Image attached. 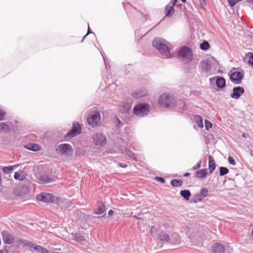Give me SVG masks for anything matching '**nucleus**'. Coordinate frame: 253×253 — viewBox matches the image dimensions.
Segmentation results:
<instances>
[{
	"label": "nucleus",
	"mask_w": 253,
	"mask_h": 253,
	"mask_svg": "<svg viewBox=\"0 0 253 253\" xmlns=\"http://www.w3.org/2000/svg\"><path fill=\"white\" fill-rule=\"evenodd\" d=\"M153 46L156 48L163 58H169L172 57L170 52V43L166 40L159 38H155L152 42Z\"/></svg>",
	"instance_id": "nucleus-1"
},
{
	"label": "nucleus",
	"mask_w": 253,
	"mask_h": 253,
	"mask_svg": "<svg viewBox=\"0 0 253 253\" xmlns=\"http://www.w3.org/2000/svg\"><path fill=\"white\" fill-rule=\"evenodd\" d=\"M178 54L181 60L183 62L190 63L193 60V52L192 49L189 47H182L178 52Z\"/></svg>",
	"instance_id": "nucleus-2"
},
{
	"label": "nucleus",
	"mask_w": 253,
	"mask_h": 253,
	"mask_svg": "<svg viewBox=\"0 0 253 253\" xmlns=\"http://www.w3.org/2000/svg\"><path fill=\"white\" fill-rule=\"evenodd\" d=\"M20 244L24 247H27L32 252H37L39 253H49V252L45 248L28 242L26 240H21Z\"/></svg>",
	"instance_id": "nucleus-3"
},
{
	"label": "nucleus",
	"mask_w": 253,
	"mask_h": 253,
	"mask_svg": "<svg viewBox=\"0 0 253 253\" xmlns=\"http://www.w3.org/2000/svg\"><path fill=\"white\" fill-rule=\"evenodd\" d=\"M174 102L172 95L168 93H164L160 96L159 103L161 106L168 108L172 106Z\"/></svg>",
	"instance_id": "nucleus-4"
},
{
	"label": "nucleus",
	"mask_w": 253,
	"mask_h": 253,
	"mask_svg": "<svg viewBox=\"0 0 253 253\" xmlns=\"http://www.w3.org/2000/svg\"><path fill=\"white\" fill-rule=\"evenodd\" d=\"M133 113L139 117L147 115L149 112V106L147 104L140 103L136 105L133 109Z\"/></svg>",
	"instance_id": "nucleus-5"
},
{
	"label": "nucleus",
	"mask_w": 253,
	"mask_h": 253,
	"mask_svg": "<svg viewBox=\"0 0 253 253\" xmlns=\"http://www.w3.org/2000/svg\"><path fill=\"white\" fill-rule=\"evenodd\" d=\"M56 151L58 153L67 157L71 156L73 153V148L71 145L67 143L59 144L57 147Z\"/></svg>",
	"instance_id": "nucleus-6"
},
{
	"label": "nucleus",
	"mask_w": 253,
	"mask_h": 253,
	"mask_svg": "<svg viewBox=\"0 0 253 253\" xmlns=\"http://www.w3.org/2000/svg\"><path fill=\"white\" fill-rule=\"evenodd\" d=\"M100 119V113L98 111H94L90 113L87 118V122L88 125L94 127L98 125Z\"/></svg>",
	"instance_id": "nucleus-7"
},
{
	"label": "nucleus",
	"mask_w": 253,
	"mask_h": 253,
	"mask_svg": "<svg viewBox=\"0 0 253 253\" xmlns=\"http://www.w3.org/2000/svg\"><path fill=\"white\" fill-rule=\"evenodd\" d=\"M93 143L95 145H104L106 143L107 138L106 136L101 133H96L92 136Z\"/></svg>",
	"instance_id": "nucleus-8"
},
{
	"label": "nucleus",
	"mask_w": 253,
	"mask_h": 253,
	"mask_svg": "<svg viewBox=\"0 0 253 253\" xmlns=\"http://www.w3.org/2000/svg\"><path fill=\"white\" fill-rule=\"evenodd\" d=\"M37 199L44 203H53L55 198L51 194L43 193L37 196Z\"/></svg>",
	"instance_id": "nucleus-9"
},
{
	"label": "nucleus",
	"mask_w": 253,
	"mask_h": 253,
	"mask_svg": "<svg viewBox=\"0 0 253 253\" xmlns=\"http://www.w3.org/2000/svg\"><path fill=\"white\" fill-rule=\"evenodd\" d=\"M243 74L238 71H234L230 75V79L235 84H240L243 78Z\"/></svg>",
	"instance_id": "nucleus-10"
},
{
	"label": "nucleus",
	"mask_w": 253,
	"mask_h": 253,
	"mask_svg": "<svg viewBox=\"0 0 253 253\" xmlns=\"http://www.w3.org/2000/svg\"><path fill=\"white\" fill-rule=\"evenodd\" d=\"M82 127L78 123H74L72 129L70 130L66 134L69 137L75 136L81 132Z\"/></svg>",
	"instance_id": "nucleus-11"
},
{
	"label": "nucleus",
	"mask_w": 253,
	"mask_h": 253,
	"mask_svg": "<svg viewBox=\"0 0 253 253\" xmlns=\"http://www.w3.org/2000/svg\"><path fill=\"white\" fill-rule=\"evenodd\" d=\"M211 68V63L208 59L202 60L200 64L199 69L205 73H208Z\"/></svg>",
	"instance_id": "nucleus-12"
},
{
	"label": "nucleus",
	"mask_w": 253,
	"mask_h": 253,
	"mask_svg": "<svg viewBox=\"0 0 253 253\" xmlns=\"http://www.w3.org/2000/svg\"><path fill=\"white\" fill-rule=\"evenodd\" d=\"M178 0H171V1L166 6L165 8V12L166 16L167 17L171 16L174 12V9L173 6Z\"/></svg>",
	"instance_id": "nucleus-13"
},
{
	"label": "nucleus",
	"mask_w": 253,
	"mask_h": 253,
	"mask_svg": "<svg viewBox=\"0 0 253 253\" xmlns=\"http://www.w3.org/2000/svg\"><path fill=\"white\" fill-rule=\"evenodd\" d=\"M244 88L241 86L235 87L233 89V92L230 95L232 98L239 99L244 93Z\"/></svg>",
	"instance_id": "nucleus-14"
},
{
	"label": "nucleus",
	"mask_w": 253,
	"mask_h": 253,
	"mask_svg": "<svg viewBox=\"0 0 253 253\" xmlns=\"http://www.w3.org/2000/svg\"><path fill=\"white\" fill-rule=\"evenodd\" d=\"M132 102L131 100H126L122 103L120 107V111L122 113H126L131 108Z\"/></svg>",
	"instance_id": "nucleus-15"
},
{
	"label": "nucleus",
	"mask_w": 253,
	"mask_h": 253,
	"mask_svg": "<svg viewBox=\"0 0 253 253\" xmlns=\"http://www.w3.org/2000/svg\"><path fill=\"white\" fill-rule=\"evenodd\" d=\"M55 180L54 176H50L46 174L42 175L39 178V183L42 184L50 183L55 181Z\"/></svg>",
	"instance_id": "nucleus-16"
},
{
	"label": "nucleus",
	"mask_w": 253,
	"mask_h": 253,
	"mask_svg": "<svg viewBox=\"0 0 253 253\" xmlns=\"http://www.w3.org/2000/svg\"><path fill=\"white\" fill-rule=\"evenodd\" d=\"M212 253H224V247L220 243H215L211 247Z\"/></svg>",
	"instance_id": "nucleus-17"
},
{
	"label": "nucleus",
	"mask_w": 253,
	"mask_h": 253,
	"mask_svg": "<svg viewBox=\"0 0 253 253\" xmlns=\"http://www.w3.org/2000/svg\"><path fill=\"white\" fill-rule=\"evenodd\" d=\"M4 242L7 244H11L14 242L13 237L8 232L4 231L2 233Z\"/></svg>",
	"instance_id": "nucleus-18"
},
{
	"label": "nucleus",
	"mask_w": 253,
	"mask_h": 253,
	"mask_svg": "<svg viewBox=\"0 0 253 253\" xmlns=\"http://www.w3.org/2000/svg\"><path fill=\"white\" fill-rule=\"evenodd\" d=\"M26 176L27 174L24 171L21 170L14 173V178L15 179L22 181L26 178Z\"/></svg>",
	"instance_id": "nucleus-19"
},
{
	"label": "nucleus",
	"mask_w": 253,
	"mask_h": 253,
	"mask_svg": "<svg viewBox=\"0 0 253 253\" xmlns=\"http://www.w3.org/2000/svg\"><path fill=\"white\" fill-rule=\"evenodd\" d=\"M148 93L147 90L145 89L139 90L135 91L132 95L133 97L135 98H139L145 96L147 95Z\"/></svg>",
	"instance_id": "nucleus-20"
},
{
	"label": "nucleus",
	"mask_w": 253,
	"mask_h": 253,
	"mask_svg": "<svg viewBox=\"0 0 253 253\" xmlns=\"http://www.w3.org/2000/svg\"><path fill=\"white\" fill-rule=\"evenodd\" d=\"M158 240L160 241L163 242H169L170 243V238H169L168 234H167L166 233L162 232L161 233L159 236H158Z\"/></svg>",
	"instance_id": "nucleus-21"
},
{
	"label": "nucleus",
	"mask_w": 253,
	"mask_h": 253,
	"mask_svg": "<svg viewBox=\"0 0 253 253\" xmlns=\"http://www.w3.org/2000/svg\"><path fill=\"white\" fill-rule=\"evenodd\" d=\"M25 148L30 151H38L41 150V147L37 144H29L25 146Z\"/></svg>",
	"instance_id": "nucleus-22"
},
{
	"label": "nucleus",
	"mask_w": 253,
	"mask_h": 253,
	"mask_svg": "<svg viewBox=\"0 0 253 253\" xmlns=\"http://www.w3.org/2000/svg\"><path fill=\"white\" fill-rule=\"evenodd\" d=\"M209 169L210 172L212 173L215 169V164L212 156H209Z\"/></svg>",
	"instance_id": "nucleus-23"
},
{
	"label": "nucleus",
	"mask_w": 253,
	"mask_h": 253,
	"mask_svg": "<svg viewBox=\"0 0 253 253\" xmlns=\"http://www.w3.org/2000/svg\"><path fill=\"white\" fill-rule=\"evenodd\" d=\"M207 173V169H204L196 172V177L200 179H203L206 177Z\"/></svg>",
	"instance_id": "nucleus-24"
},
{
	"label": "nucleus",
	"mask_w": 253,
	"mask_h": 253,
	"mask_svg": "<svg viewBox=\"0 0 253 253\" xmlns=\"http://www.w3.org/2000/svg\"><path fill=\"white\" fill-rule=\"evenodd\" d=\"M216 84L219 88L224 87L226 84L225 79L222 77H217L216 80Z\"/></svg>",
	"instance_id": "nucleus-25"
},
{
	"label": "nucleus",
	"mask_w": 253,
	"mask_h": 253,
	"mask_svg": "<svg viewBox=\"0 0 253 253\" xmlns=\"http://www.w3.org/2000/svg\"><path fill=\"white\" fill-rule=\"evenodd\" d=\"M180 241V238L177 234H173L170 239V243L173 244H179Z\"/></svg>",
	"instance_id": "nucleus-26"
},
{
	"label": "nucleus",
	"mask_w": 253,
	"mask_h": 253,
	"mask_svg": "<svg viewBox=\"0 0 253 253\" xmlns=\"http://www.w3.org/2000/svg\"><path fill=\"white\" fill-rule=\"evenodd\" d=\"M194 120L199 127L202 128L203 127V119L201 116L199 115L195 116Z\"/></svg>",
	"instance_id": "nucleus-27"
},
{
	"label": "nucleus",
	"mask_w": 253,
	"mask_h": 253,
	"mask_svg": "<svg viewBox=\"0 0 253 253\" xmlns=\"http://www.w3.org/2000/svg\"><path fill=\"white\" fill-rule=\"evenodd\" d=\"M180 195L185 200H189L191 195V193L188 190H183L180 191Z\"/></svg>",
	"instance_id": "nucleus-28"
},
{
	"label": "nucleus",
	"mask_w": 253,
	"mask_h": 253,
	"mask_svg": "<svg viewBox=\"0 0 253 253\" xmlns=\"http://www.w3.org/2000/svg\"><path fill=\"white\" fill-rule=\"evenodd\" d=\"M210 47L209 43L207 41H204L200 44V48L203 50H207Z\"/></svg>",
	"instance_id": "nucleus-29"
},
{
	"label": "nucleus",
	"mask_w": 253,
	"mask_h": 253,
	"mask_svg": "<svg viewBox=\"0 0 253 253\" xmlns=\"http://www.w3.org/2000/svg\"><path fill=\"white\" fill-rule=\"evenodd\" d=\"M208 190L206 188H203L201 190L199 197L200 199H203L207 196Z\"/></svg>",
	"instance_id": "nucleus-30"
},
{
	"label": "nucleus",
	"mask_w": 253,
	"mask_h": 253,
	"mask_svg": "<svg viewBox=\"0 0 253 253\" xmlns=\"http://www.w3.org/2000/svg\"><path fill=\"white\" fill-rule=\"evenodd\" d=\"M1 169L5 174H9L13 171L12 167L11 166L2 167Z\"/></svg>",
	"instance_id": "nucleus-31"
},
{
	"label": "nucleus",
	"mask_w": 253,
	"mask_h": 253,
	"mask_svg": "<svg viewBox=\"0 0 253 253\" xmlns=\"http://www.w3.org/2000/svg\"><path fill=\"white\" fill-rule=\"evenodd\" d=\"M182 181L181 180L173 179L171 181L170 184L173 187H178L181 185Z\"/></svg>",
	"instance_id": "nucleus-32"
},
{
	"label": "nucleus",
	"mask_w": 253,
	"mask_h": 253,
	"mask_svg": "<svg viewBox=\"0 0 253 253\" xmlns=\"http://www.w3.org/2000/svg\"><path fill=\"white\" fill-rule=\"evenodd\" d=\"M123 153H124V152ZM125 154L128 157L132 158L135 161H137V158L135 156V154L133 153L132 152L128 150L127 149H126L125 150Z\"/></svg>",
	"instance_id": "nucleus-33"
},
{
	"label": "nucleus",
	"mask_w": 253,
	"mask_h": 253,
	"mask_svg": "<svg viewBox=\"0 0 253 253\" xmlns=\"http://www.w3.org/2000/svg\"><path fill=\"white\" fill-rule=\"evenodd\" d=\"M105 210V207L104 205H102L94 211V213L97 214H101L103 213Z\"/></svg>",
	"instance_id": "nucleus-34"
},
{
	"label": "nucleus",
	"mask_w": 253,
	"mask_h": 253,
	"mask_svg": "<svg viewBox=\"0 0 253 253\" xmlns=\"http://www.w3.org/2000/svg\"><path fill=\"white\" fill-rule=\"evenodd\" d=\"M229 172L228 169L226 167H221L219 169V175L223 176Z\"/></svg>",
	"instance_id": "nucleus-35"
},
{
	"label": "nucleus",
	"mask_w": 253,
	"mask_h": 253,
	"mask_svg": "<svg viewBox=\"0 0 253 253\" xmlns=\"http://www.w3.org/2000/svg\"><path fill=\"white\" fill-rule=\"evenodd\" d=\"M0 128L1 130H3L5 131H9V125H7L6 123H1L0 124Z\"/></svg>",
	"instance_id": "nucleus-36"
},
{
	"label": "nucleus",
	"mask_w": 253,
	"mask_h": 253,
	"mask_svg": "<svg viewBox=\"0 0 253 253\" xmlns=\"http://www.w3.org/2000/svg\"><path fill=\"white\" fill-rule=\"evenodd\" d=\"M205 128L207 130H209L212 126V123L208 120H205Z\"/></svg>",
	"instance_id": "nucleus-37"
},
{
	"label": "nucleus",
	"mask_w": 253,
	"mask_h": 253,
	"mask_svg": "<svg viewBox=\"0 0 253 253\" xmlns=\"http://www.w3.org/2000/svg\"><path fill=\"white\" fill-rule=\"evenodd\" d=\"M228 161L230 164H231L233 166H235L236 165V163L235 160L233 159V157H232L231 156H229L228 157Z\"/></svg>",
	"instance_id": "nucleus-38"
},
{
	"label": "nucleus",
	"mask_w": 253,
	"mask_h": 253,
	"mask_svg": "<svg viewBox=\"0 0 253 253\" xmlns=\"http://www.w3.org/2000/svg\"><path fill=\"white\" fill-rule=\"evenodd\" d=\"M6 113L3 111L2 110L0 109V121L3 120L4 119L5 115Z\"/></svg>",
	"instance_id": "nucleus-39"
},
{
	"label": "nucleus",
	"mask_w": 253,
	"mask_h": 253,
	"mask_svg": "<svg viewBox=\"0 0 253 253\" xmlns=\"http://www.w3.org/2000/svg\"><path fill=\"white\" fill-rule=\"evenodd\" d=\"M155 179L159 181H160L161 182H162L163 183H165V179L164 178L161 177L156 176L155 177Z\"/></svg>",
	"instance_id": "nucleus-40"
},
{
	"label": "nucleus",
	"mask_w": 253,
	"mask_h": 253,
	"mask_svg": "<svg viewBox=\"0 0 253 253\" xmlns=\"http://www.w3.org/2000/svg\"><path fill=\"white\" fill-rule=\"evenodd\" d=\"M201 161H199L196 165L193 167V169H196L201 167Z\"/></svg>",
	"instance_id": "nucleus-41"
},
{
	"label": "nucleus",
	"mask_w": 253,
	"mask_h": 253,
	"mask_svg": "<svg viewBox=\"0 0 253 253\" xmlns=\"http://www.w3.org/2000/svg\"><path fill=\"white\" fill-rule=\"evenodd\" d=\"M249 63L250 65H253V53H252L250 56Z\"/></svg>",
	"instance_id": "nucleus-42"
},
{
	"label": "nucleus",
	"mask_w": 253,
	"mask_h": 253,
	"mask_svg": "<svg viewBox=\"0 0 253 253\" xmlns=\"http://www.w3.org/2000/svg\"><path fill=\"white\" fill-rule=\"evenodd\" d=\"M76 240H77V242H82V241L84 240V237L82 236H79L78 238L76 239Z\"/></svg>",
	"instance_id": "nucleus-43"
},
{
	"label": "nucleus",
	"mask_w": 253,
	"mask_h": 253,
	"mask_svg": "<svg viewBox=\"0 0 253 253\" xmlns=\"http://www.w3.org/2000/svg\"><path fill=\"white\" fill-rule=\"evenodd\" d=\"M22 189H25V195H27L29 193V188L27 186H25V187H23Z\"/></svg>",
	"instance_id": "nucleus-44"
},
{
	"label": "nucleus",
	"mask_w": 253,
	"mask_h": 253,
	"mask_svg": "<svg viewBox=\"0 0 253 253\" xmlns=\"http://www.w3.org/2000/svg\"><path fill=\"white\" fill-rule=\"evenodd\" d=\"M0 253H8V251L7 249H4L0 251Z\"/></svg>",
	"instance_id": "nucleus-45"
},
{
	"label": "nucleus",
	"mask_w": 253,
	"mask_h": 253,
	"mask_svg": "<svg viewBox=\"0 0 253 253\" xmlns=\"http://www.w3.org/2000/svg\"><path fill=\"white\" fill-rule=\"evenodd\" d=\"M116 119L118 122V126H119L122 124V123L119 119H118L117 117H116Z\"/></svg>",
	"instance_id": "nucleus-46"
},
{
	"label": "nucleus",
	"mask_w": 253,
	"mask_h": 253,
	"mask_svg": "<svg viewBox=\"0 0 253 253\" xmlns=\"http://www.w3.org/2000/svg\"><path fill=\"white\" fill-rule=\"evenodd\" d=\"M114 214V211L112 210H110L108 212V215L109 216H111Z\"/></svg>",
	"instance_id": "nucleus-47"
},
{
	"label": "nucleus",
	"mask_w": 253,
	"mask_h": 253,
	"mask_svg": "<svg viewBox=\"0 0 253 253\" xmlns=\"http://www.w3.org/2000/svg\"><path fill=\"white\" fill-rule=\"evenodd\" d=\"M19 165H20V164H16L15 165L12 166L11 167H12L13 170H14V169H15L17 168Z\"/></svg>",
	"instance_id": "nucleus-48"
},
{
	"label": "nucleus",
	"mask_w": 253,
	"mask_h": 253,
	"mask_svg": "<svg viewBox=\"0 0 253 253\" xmlns=\"http://www.w3.org/2000/svg\"><path fill=\"white\" fill-rule=\"evenodd\" d=\"M90 29H89V27H88V32H87V33L86 35H85V36L84 37V39H83L82 40V42L83 41L84 39L87 36V35L90 33Z\"/></svg>",
	"instance_id": "nucleus-49"
},
{
	"label": "nucleus",
	"mask_w": 253,
	"mask_h": 253,
	"mask_svg": "<svg viewBox=\"0 0 253 253\" xmlns=\"http://www.w3.org/2000/svg\"><path fill=\"white\" fill-rule=\"evenodd\" d=\"M119 166L120 167H122V168H126V165H123L122 164H119Z\"/></svg>",
	"instance_id": "nucleus-50"
},
{
	"label": "nucleus",
	"mask_w": 253,
	"mask_h": 253,
	"mask_svg": "<svg viewBox=\"0 0 253 253\" xmlns=\"http://www.w3.org/2000/svg\"><path fill=\"white\" fill-rule=\"evenodd\" d=\"M189 175H190V173H188V172H186V173H185L184 174V176H189Z\"/></svg>",
	"instance_id": "nucleus-51"
},
{
	"label": "nucleus",
	"mask_w": 253,
	"mask_h": 253,
	"mask_svg": "<svg viewBox=\"0 0 253 253\" xmlns=\"http://www.w3.org/2000/svg\"><path fill=\"white\" fill-rule=\"evenodd\" d=\"M251 235H252V237L253 238V229L252 230Z\"/></svg>",
	"instance_id": "nucleus-52"
},
{
	"label": "nucleus",
	"mask_w": 253,
	"mask_h": 253,
	"mask_svg": "<svg viewBox=\"0 0 253 253\" xmlns=\"http://www.w3.org/2000/svg\"><path fill=\"white\" fill-rule=\"evenodd\" d=\"M133 217H134V218H136V219H139V218L138 216H136V215H134V216H133Z\"/></svg>",
	"instance_id": "nucleus-53"
},
{
	"label": "nucleus",
	"mask_w": 253,
	"mask_h": 253,
	"mask_svg": "<svg viewBox=\"0 0 253 253\" xmlns=\"http://www.w3.org/2000/svg\"><path fill=\"white\" fill-rule=\"evenodd\" d=\"M246 133H243V136L244 137H246Z\"/></svg>",
	"instance_id": "nucleus-54"
},
{
	"label": "nucleus",
	"mask_w": 253,
	"mask_h": 253,
	"mask_svg": "<svg viewBox=\"0 0 253 253\" xmlns=\"http://www.w3.org/2000/svg\"><path fill=\"white\" fill-rule=\"evenodd\" d=\"M181 1L182 2L184 3V2H185L186 1V0H181Z\"/></svg>",
	"instance_id": "nucleus-55"
},
{
	"label": "nucleus",
	"mask_w": 253,
	"mask_h": 253,
	"mask_svg": "<svg viewBox=\"0 0 253 253\" xmlns=\"http://www.w3.org/2000/svg\"><path fill=\"white\" fill-rule=\"evenodd\" d=\"M192 240V241H193V242H194V238H193Z\"/></svg>",
	"instance_id": "nucleus-56"
}]
</instances>
